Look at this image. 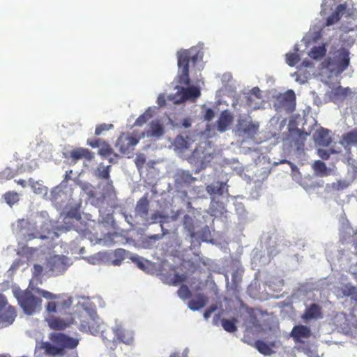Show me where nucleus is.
<instances>
[{"mask_svg": "<svg viewBox=\"0 0 357 357\" xmlns=\"http://www.w3.org/2000/svg\"><path fill=\"white\" fill-rule=\"evenodd\" d=\"M50 340L52 342H42L37 347L50 356H63L66 354L65 349H73L79 344L78 339L60 333H52Z\"/></svg>", "mask_w": 357, "mask_h": 357, "instance_id": "nucleus-1", "label": "nucleus"}, {"mask_svg": "<svg viewBox=\"0 0 357 357\" xmlns=\"http://www.w3.org/2000/svg\"><path fill=\"white\" fill-rule=\"evenodd\" d=\"M89 298L81 303L83 310L76 312L73 317L75 318V324L77 323L76 319L79 321V331L84 333H90L93 335H96L100 331V326L98 323L96 318V306L93 303H89Z\"/></svg>", "mask_w": 357, "mask_h": 357, "instance_id": "nucleus-2", "label": "nucleus"}, {"mask_svg": "<svg viewBox=\"0 0 357 357\" xmlns=\"http://www.w3.org/2000/svg\"><path fill=\"white\" fill-rule=\"evenodd\" d=\"M178 73L177 75L178 83L181 85L188 86L190 84L189 66H193L202 61V54L197 48L181 50L177 52Z\"/></svg>", "mask_w": 357, "mask_h": 357, "instance_id": "nucleus-3", "label": "nucleus"}, {"mask_svg": "<svg viewBox=\"0 0 357 357\" xmlns=\"http://www.w3.org/2000/svg\"><path fill=\"white\" fill-rule=\"evenodd\" d=\"M176 89L178 91L174 95L166 96L165 94H160L158 96V105L160 107L165 106L167 104V101L172 102L174 104H179L188 100H195L201 95L199 89L195 86L185 88L176 86Z\"/></svg>", "mask_w": 357, "mask_h": 357, "instance_id": "nucleus-4", "label": "nucleus"}, {"mask_svg": "<svg viewBox=\"0 0 357 357\" xmlns=\"http://www.w3.org/2000/svg\"><path fill=\"white\" fill-rule=\"evenodd\" d=\"M40 296L33 294V291H13L19 305L23 309L25 314L31 315L41 308V292Z\"/></svg>", "mask_w": 357, "mask_h": 357, "instance_id": "nucleus-5", "label": "nucleus"}, {"mask_svg": "<svg viewBox=\"0 0 357 357\" xmlns=\"http://www.w3.org/2000/svg\"><path fill=\"white\" fill-rule=\"evenodd\" d=\"M41 296L50 299L47 305V310L50 312H62L70 307L73 298L68 294H53L50 291H40Z\"/></svg>", "mask_w": 357, "mask_h": 357, "instance_id": "nucleus-6", "label": "nucleus"}, {"mask_svg": "<svg viewBox=\"0 0 357 357\" xmlns=\"http://www.w3.org/2000/svg\"><path fill=\"white\" fill-rule=\"evenodd\" d=\"M70 266V259L64 255H54L47 262V268L52 275L63 274Z\"/></svg>", "mask_w": 357, "mask_h": 357, "instance_id": "nucleus-7", "label": "nucleus"}, {"mask_svg": "<svg viewBox=\"0 0 357 357\" xmlns=\"http://www.w3.org/2000/svg\"><path fill=\"white\" fill-rule=\"evenodd\" d=\"M139 138L132 136L128 132H123L119 137L115 146L123 155L132 153L135 146L139 142Z\"/></svg>", "mask_w": 357, "mask_h": 357, "instance_id": "nucleus-8", "label": "nucleus"}, {"mask_svg": "<svg viewBox=\"0 0 357 357\" xmlns=\"http://www.w3.org/2000/svg\"><path fill=\"white\" fill-rule=\"evenodd\" d=\"M178 295L183 301L189 300L188 307L192 311H197L205 306L207 302L202 294H192V291H178Z\"/></svg>", "mask_w": 357, "mask_h": 357, "instance_id": "nucleus-9", "label": "nucleus"}, {"mask_svg": "<svg viewBox=\"0 0 357 357\" xmlns=\"http://www.w3.org/2000/svg\"><path fill=\"white\" fill-rule=\"evenodd\" d=\"M259 124L247 119H239L236 124L237 131L248 138H253L258 132Z\"/></svg>", "mask_w": 357, "mask_h": 357, "instance_id": "nucleus-10", "label": "nucleus"}, {"mask_svg": "<svg viewBox=\"0 0 357 357\" xmlns=\"http://www.w3.org/2000/svg\"><path fill=\"white\" fill-rule=\"evenodd\" d=\"M240 317L243 319L246 330H250L251 333L259 330V324L252 309L242 307L240 310Z\"/></svg>", "mask_w": 357, "mask_h": 357, "instance_id": "nucleus-11", "label": "nucleus"}, {"mask_svg": "<svg viewBox=\"0 0 357 357\" xmlns=\"http://www.w3.org/2000/svg\"><path fill=\"white\" fill-rule=\"evenodd\" d=\"M46 321L49 327L54 331H64L75 324V318L73 317V314H70L66 318L50 316Z\"/></svg>", "mask_w": 357, "mask_h": 357, "instance_id": "nucleus-12", "label": "nucleus"}, {"mask_svg": "<svg viewBox=\"0 0 357 357\" xmlns=\"http://www.w3.org/2000/svg\"><path fill=\"white\" fill-rule=\"evenodd\" d=\"M162 280L169 284L180 285L181 287L179 290H189L186 285L183 284L187 280L188 276L185 273H179L175 268H172L167 274L162 276Z\"/></svg>", "mask_w": 357, "mask_h": 357, "instance_id": "nucleus-13", "label": "nucleus"}, {"mask_svg": "<svg viewBox=\"0 0 357 357\" xmlns=\"http://www.w3.org/2000/svg\"><path fill=\"white\" fill-rule=\"evenodd\" d=\"M129 259L135 266L145 273L153 275L156 271V266L155 263L151 262L142 257H140L136 254L130 255Z\"/></svg>", "mask_w": 357, "mask_h": 357, "instance_id": "nucleus-14", "label": "nucleus"}, {"mask_svg": "<svg viewBox=\"0 0 357 357\" xmlns=\"http://www.w3.org/2000/svg\"><path fill=\"white\" fill-rule=\"evenodd\" d=\"M351 13L349 12L347 4L346 3L339 4L335 11L326 18V26H331L337 23L342 16H351Z\"/></svg>", "mask_w": 357, "mask_h": 357, "instance_id": "nucleus-15", "label": "nucleus"}, {"mask_svg": "<svg viewBox=\"0 0 357 357\" xmlns=\"http://www.w3.org/2000/svg\"><path fill=\"white\" fill-rule=\"evenodd\" d=\"M17 316L16 310L14 307L8 305L0 308V324L2 326H8L13 324Z\"/></svg>", "mask_w": 357, "mask_h": 357, "instance_id": "nucleus-16", "label": "nucleus"}, {"mask_svg": "<svg viewBox=\"0 0 357 357\" xmlns=\"http://www.w3.org/2000/svg\"><path fill=\"white\" fill-rule=\"evenodd\" d=\"M233 120L234 116L227 109L222 111L216 122L217 130L221 132H225L232 123Z\"/></svg>", "mask_w": 357, "mask_h": 357, "instance_id": "nucleus-17", "label": "nucleus"}, {"mask_svg": "<svg viewBox=\"0 0 357 357\" xmlns=\"http://www.w3.org/2000/svg\"><path fill=\"white\" fill-rule=\"evenodd\" d=\"M280 103L288 112H292L296 105V95L294 91L289 90L281 97H280Z\"/></svg>", "mask_w": 357, "mask_h": 357, "instance_id": "nucleus-18", "label": "nucleus"}, {"mask_svg": "<svg viewBox=\"0 0 357 357\" xmlns=\"http://www.w3.org/2000/svg\"><path fill=\"white\" fill-rule=\"evenodd\" d=\"M291 335L296 342H303L311 335V331L309 327L303 325L295 326L291 332Z\"/></svg>", "mask_w": 357, "mask_h": 357, "instance_id": "nucleus-19", "label": "nucleus"}, {"mask_svg": "<svg viewBox=\"0 0 357 357\" xmlns=\"http://www.w3.org/2000/svg\"><path fill=\"white\" fill-rule=\"evenodd\" d=\"M115 337L118 340L125 343L126 344H130L133 341V333L132 331H128L120 326H116L113 329Z\"/></svg>", "mask_w": 357, "mask_h": 357, "instance_id": "nucleus-20", "label": "nucleus"}, {"mask_svg": "<svg viewBox=\"0 0 357 357\" xmlns=\"http://www.w3.org/2000/svg\"><path fill=\"white\" fill-rule=\"evenodd\" d=\"M70 157L74 161L77 162L81 159L91 160L93 158V153L87 149L77 148L70 152Z\"/></svg>", "mask_w": 357, "mask_h": 357, "instance_id": "nucleus-21", "label": "nucleus"}, {"mask_svg": "<svg viewBox=\"0 0 357 357\" xmlns=\"http://www.w3.org/2000/svg\"><path fill=\"white\" fill-rule=\"evenodd\" d=\"M315 141L321 146H328L331 142V137L327 129L320 128L317 130L314 135Z\"/></svg>", "mask_w": 357, "mask_h": 357, "instance_id": "nucleus-22", "label": "nucleus"}, {"mask_svg": "<svg viewBox=\"0 0 357 357\" xmlns=\"http://www.w3.org/2000/svg\"><path fill=\"white\" fill-rule=\"evenodd\" d=\"M349 183L345 180H338L332 183L327 184L326 186V190L328 193H335L340 191H343L347 188Z\"/></svg>", "mask_w": 357, "mask_h": 357, "instance_id": "nucleus-23", "label": "nucleus"}, {"mask_svg": "<svg viewBox=\"0 0 357 357\" xmlns=\"http://www.w3.org/2000/svg\"><path fill=\"white\" fill-rule=\"evenodd\" d=\"M130 255L132 254L125 249H116L114 252V259L112 260L111 263L114 266H120L125 259H129Z\"/></svg>", "mask_w": 357, "mask_h": 357, "instance_id": "nucleus-24", "label": "nucleus"}, {"mask_svg": "<svg viewBox=\"0 0 357 357\" xmlns=\"http://www.w3.org/2000/svg\"><path fill=\"white\" fill-rule=\"evenodd\" d=\"M305 319H317L321 318L320 307L316 304H312L307 307L303 315Z\"/></svg>", "mask_w": 357, "mask_h": 357, "instance_id": "nucleus-25", "label": "nucleus"}, {"mask_svg": "<svg viewBox=\"0 0 357 357\" xmlns=\"http://www.w3.org/2000/svg\"><path fill=\"white\" fill-rule=\"evenodd\" d=\"M149 208V202L146 196H144L137 202L135 211L139 215L146 217L148 215Z\"/></svg>", "mask_w": 357, "mask_h": 357, "instance_id": "nucleus-26", "label": "nucleus"}, {"mask_svg": "<svg viewBox=\"0 0 357 357\" xmlns=\"http://www.w3.org/2000/svg\"><path fill=\"white\" fill-rule=\"evenodd\" d=\"M342 144L345 146H357V128L342 135Z\"/></svg>", "mask_w": 357, "mask_h": 357, "instance_id": "nucleus-27", "label": "nucleus"}, {"mask_svg": "<svg viewBox=\"0 0 357 357\" xmlns=\"http://www.w3.org/2000/svg\"><path fill=\"white\" fill-rule=\"evenodd\" d=\"M226 183L218 181L208 185L206 188V192L210 195H218L222 196L224 194Z\"/></svg>", "mask_w": 357, "mask_h": 357, "instance_id": "nucleus-28", "label": "nucleus"}, {"mask_svg": "<svg viewBox=\"0 0 357 357\" xmlns=\"http://www.w3.org/2000/svg\"><path fill=\"white\" fill-rule=\"evenodd\" d=\"M102 197L104 199H109L110 201L116 199V191L112 180L107 181L106 186L104 188Z\"/></svg>", "mask_w": 357, "mask_h": 357, "instance_id": "nucleus-29", "label": "nucleus"}, {"mask_svg": "<svg viewBox=\"0 0 357 357\" xmlns=\"http://www.w3.org/2000/svg\"><path fill=\"white\" fill-rule=\"evenodd\" d=\"M34 268L38 274L35 273V275L33 276L30 280L29 285L26 290H40L39 288L35 287V285H37L38 283H41L39 274L42 272L43 268L40 265H35Z\"/></svg>", "mask_w": 357, "mask_h": 357, "instance_id": "nucleus-30", "label": "nucleus"}, {"mask_svg": "<svg viewBox=\"0 0 357 357\" xmlns=\"http://www.w3.org/2000/svg\"><path fill=\"white\" fill-rule=\"evenodd\" d=\"M110 169H111V166L110 165L104 166L102 164H100L97 167L96 172V176L98 178L105 179V180H107V181H109L110 180L109 179V178H110V175H109Z\"/></svg>", "mask_w": 357, "mask_h": 357, "instance_id": "nucleus-31", "label": "nucleus"}, {"mask_svg": "<svg viewBox=\"0 0 357 357\" xmlns=\"http://www.w3.org/2000/svg\"><path fill=\"white\" fill-rule=\"evenodd\" d=\"M255 346L259 352L264 355L270 356L274 353L273 350L270 347V346L264 341L257 340L255 342Z\"/></svg>", "mask_w": 357, "mask_h": 357, "instance_id": "nucleus-32", "label": "nucleus"}, {"mask_svg": "<svg viewBox=\"0 0 357 357\" xmlns=\"http://www.w3.org/2000/svg\"><path fill=\"white\" fill-rule=\"evenodd\" d=\"M153 117V111L149 108L146 112L140 115L135 121L134 126H142Z\"/></svg>", "mask_w": 357, "mask_h": 357, "instance_id": "nucleus-33", "label": "nucleus"}, {"mask_svg": "<svg viewBox=\"0 0 357 357\" xmlns=\"http://www.w3.org/2000/svg\"><path fill=\"white\" fill-rule=\"evenodd\" d=\"M183 225L185 229L189 232L190 236L193 238L195 236L194 222L192 218L188 214L183 217Z\"/></svg>", "mask_w": 357, "mask_h": 357, "instance_id": "nucleus-34", "label": "nucleus"}, {"mask_svg": "<svg viewBox=\"0 0 357 357\" xmlns=\"http://www.w3.org/2000/svg\"><path fill=\"white\" fill-rule=\"evenodd\" d=\"M3 199L6 204L12 206L20 200L19 194L15 191H8L3 195Z\"/></svg>", "mask_w": 357, "mask_h": 357, "instance_id": "nucleus-35", "label": "nucleus"}, {"mask_svg": "<svg viewBox=\"0 0 357 357\" xmlns=\"http://www.w3.org/2000/svg\"><path fill=\"white\" fill-rule=\"evenodd\" d=\"M349 64V57L348 54H344L337 61V70L338 73H342L345 70Z\"/></svg>", "mask_w": 357, "mask_h": 357, "instance_id": "nucleus-36", "label": "nucleus"}, {"mask_svg": "<svg viewBox=\"0 0 357 357\" xmlns=\"http://www.w3.org/2000/svg\"><path fill=\"white\" fill-rule=\"evenodd\" d=\"M222 326L223 328L229 333H233L236 331V319H222Z\"/></svg>", "mask_w": 357, "mask_h": 357, "instance_id": "nucleus-37", "label": "nucleus"}, {"mask_svg": "<svg viewBox=\"0 0 357 357\" xmlns=\"http://www.w3.org/2000/svg\"><path fill=\"white\" fill-rule=\"evenodd\" d=\"M326 54V49L324 46H315L312 48L309 55L314 59H317L324 56Z\"/></svg>", "mask_w": 357, "mask_h": 357, "instance_id": "nucleus-38", "label": "nucleus"}, {"mask_svg": "<svg viewBox=\"0 0 357 357\" xmlns=\"http://www.w3.org/2000/svg\"><path fill=\"white\" fill-rule=\"evenodd\" d=\"M313 169L315 172L321 176L327 175V167L321 160H316L313 164Z\"/></svg>", "mask_w": 357, "mask_h": 357, "instance_id": "nucleus-39", "label": "nucleus"}, {"mask_svg": "<svg viewBox=\"0 0 357 357\" xmlns=\"http://www.w3.org/2000/svg\"><path fill=\"white\" fill-rule=\"evenodd\" d=\"M176 180L179 183L190 184L195 181V178H194L188 172H182L178 174Z\"/></svg>", "mask_w": 357, "mask_h": 357, "instance_id": "nucleus-40", "label": "nucleus"}, {"mask_svg": "<svg viewBox=\"0 0 357 357\" xmlns=\"http://www.w3.org/2000/svg\"><path fill=\"white\" fill-rule=\"evenodd\" d=\"M300 61V56L297 53H287L286 62L289 66H294Z\"/></svg>", "mask_w": 357, "mask_h": 357, "instance_id": "nucleus-41", "label": "nucleus"}, {"mask_svg": "<svg viewBox=\"0 0 357 357\" xmlns=\"http://www.w3.org/2000/svg\"><path fill=\"white\" fill-rule=\"evenodd\" d=\"M340 151L330 149L329 150L318 149V155L323 160H328L331 154L338 153Z\"/></svg>", "mask_w": 357, "mask_h": 357, "instance_id": "nucleus-42", "label": "nucleus"}, {"mask_svg": "<svg viewBox=\"0 0 357 357\" xmlns=\"http://www.w3.org/2000/svg\"><path fill=\"white\" fill-rule=\"evenodd\" d=\"M349 92V88L344 89L341 86H339L333 91V94L337 98L344 99L347 96Z\"/></svg>", "mask_w": 357, "mask_h": 357, "instance_id": "nucleus-43", "label": "nucleus"}, {"mask_svg": "<svg viewBox=\"0 0 357 357\" xmlns=\"http://www.w3.org/2000/svg\"><path fill=\"white\" fill-rule=\"evenodd\" d=\"M142 136V137H145L146 136L148 137L156 136V121H151L150 130L144 132Z\"/></svg>", "mask_w": 357, "mask_h": 357, "instance_id": "nucleus-44", "label": "nucleus"}, {"mask_svg": "<svg viewBox=\"0 0 357 357\" xmlns=\"http://www.w3.org/2000/svg\"><path fill=\"white\" fill-rule=\"evenodd\" d=\"M232 284L230 290H238L239 284L241 282V278L236 273H234L231 276Z\"/></svg>", "mask_w": 357, "mask_h": 357, "instance_id": "nucleus-45", "label": "nucleus"}, {"mask_svg": "<svg viewBox=\"0 0 357 357\" xmlns=\"http://www.w3.org/2000/svg\"><path fill=\"white\" fill-rule=\"evenodd\" d=\"M99 154L103 156H109L112 155L113 151L111 146L106 143H104L99 149Z\"/></svg>", "mask_w": 357, "mask_h": 357, "instance_id": "nucleus-46", "label": "nucleus"}, {"mask_svg": "<svg viewBox=\"0 0 357 357\" xmlns=\"http://www.w3.org/2000/svg\"><path fill=\"white\" fill-rule=\"evenodd\" d=\"M112 128H113L112 124H106V123L100 124L96 126V130H95V134L96 135H100L104 131L109 130V129H111Z\"/></svg>", "mask_w": 357, "mask_h": 357, "instance_id": "nucleus-47", "label": "nucleus"}, {"mask_svg": "<svg viewBox=\"0 0 357 357\" xmlns=\"http://www.w3.org/2000/svg\"><path fill=\"white\" fill-rule=\"evenodd\" d=\"M83 190L85 191L86 194L88 195L89 199L94 198L96 197V190L94 187H93L90 184H86L83 187Z\"/></svg>", "mask_w": 357, "mask_h": 357, "instance_id": "nucleus-48", "label": "nucleus"}, {"mask_svg": "<svg viewBox=\"0 0 357 357\" xmlns=\"http://www.w3.org/2000/svg\"><path fill=\"white\" fill-rule=\"evenodd\" d=\"M175 144L179 149H188V142L183 137L178 136L175 139Z\"/></svg>", "mask_w": 357, "mask_h": 357, "instance_id": "nucleus-49", "label": "nucleus"}, {"mask_svg": "<svg viewBox=\"0 0 357 357\" xmlns=\"http://www.w3.org/2000/svg\"><path fill=\"white\" fill-rule=\"evenodd\" d=\"M68 216L71 218H74L77 220H79L82 218L81 214L78 209H72L68 213Z\"/></svg>", "mask_w": 357, "mask_h": 357, "instance_id": "nucleus-50", "label": "nucleus"}, {"mask_svg": "<svg viewBox=\"0 0 357 357\" xmlns=\"http://www.w3.org/2000/svg\"><path fill=\"white\" fill-rule=\"evenodd\" d=\"M214 116H215L214 111L211 108L207 109L205 112V114H204L205 120L210 121L213 119Z\"/></svg>", "mask_w": 357, "mask_h": 357, "instance_id": "nucleus-51", "label": "nucleus"}, {"mask_svg": "<svg viewBox=\"0 0 357 357\" xmlns=\"http://www.w3.org/2000/svg\"><path fill=\"white\" fill-rule=\"evenodd\" d=\"M146 162L144 157L138 156L136 160V165L138 168H140Z\"/></svg>", "mask_w": 357, "mask_h": 357, "instance_id": "nucleus-52", "label": "nucleus"}, {"mask_svg": "<svg viewBox=\"0 0 357 357\" xmlns=\"http://www.w3.org/2000/svg\"><path fill=\"white\" fill-rule=\"evenodd\" d=\"M7 304L8 303L6 297L3 294H0V308L1 309L6 307Z\"/></svg>", "mask_w": 357, "mask_h": 357, "instance_id": "nucleus-53", "label": "nucleus"}, {"mask_svg": "<svg viewBox=\"0 0 357 357\" xmlns=\"http://www.w3.org/2000/svg\"><path fill=\"white\" fill-rule=\"evenodd\" d=\"M215 310V308H211V309H208L207 310H206L204 313V317L205 319H208L211 315V313Z\"/></svg>", "mask_w": 357, "mask_h": 357, "instance_id": "nucleus-54", "label": "nucleus"}, {"mask_svg": "<svg viewBox=\"0 0 357 357\" xmlns=\"http://www.w3.org/2000/svg\"><path fill=\"white\" fill-rule=\"evenodd\" d=\"M89 144L93 148L98 147L100 146V140L94 139V140L89 142Z\"/></svg>", "mask_w": 357, "mask_h": 357, "instance_id": "nucleus-55", "label": "nucleus"}, {"mask_svg": "<svg viewBox=\"0 0 357 357\" xmlns=\"http://www.w3.org/2000/svg\"><path fill=\"white\" fill-rule=\"evenodd\" d=\"M268 344L273 349V348H278L279 347V345L280 344V342L279 341L275 340V341L270 342Z\"/></svg>", "mask_w": 357, "mask_h": 357, "instance_id": "nucleus-56", "label": "nucleus"}, {"mask_svg": "<svg viewBox=\"0 0 357 357\" xmlns=\"http://www.w3.org/2000/svg\"><path fill=\"white\" fill-rule=\"evenodd\" d=\"M252 92L257 98H261L260 90L258 87L253 88Z\"/></svg>", "mask_w": 357, "mask_h": 357, "instance_id": "nucleus-57", "label": "nucleus"}, {"mask_svg": "<svg viewBox=\"0 0 357 357\" xmlns=\"http://www.w3.org/2000/svg\"><path fill=\"white\" fill-rule=\"evenodd\" d=\"M18 185H21L22 187L24 188L26 186V182L25 180L23 179H19L15 181Z\"/></svg>", "mask_w": 357, "mask_h": 357, "instance_id": "nucleus-58", "label": "nucleus"}, {"mask_svg": "<svg viewBox=\"0 0 357 357\" xmlns=\"http://www.w3.org/2000/svg\"><path fill=\"white\" fill-rule=\"evenodd\" d=\"M182 125H183L185 128H189V127L191 126V123H190V120H189V119H185L183 121Z\"/></svg>", "mask_w": 357, "mask_h": 357, "instance_id": "nucleus-59", "label": "nucleus"}, {"mask_svg": "<svg viewBox=\"0 0 357 357\" xmlns=\"http://www.w3.org/2000/svg\"><path fill=\"white\" fill-rule=\"evenodd\" d=\"M342 293L346 296H351V298H353L354 296V294L356 293H357V291H342Z\"/></svg>", "mask_w": 357, "mask_h": 357, "instance_id": "nucleus-60", "label": "nucleus"}, {"mask_svg": "<svg viewBox=\"0 0 357 357\" xmlns=\"http://www.w3.org/2000/svg\"><path fill=\"white\" fill-rule=\"evenodd\" d=\"M163 134V128L162 125L158 123V137Z\"/></svg>", "mask_w": 357, "mask_h": 357, "instance_id": "nucleus-61", "label": "nucleus"}, {"mask_svg": "<svg viewBox=\"0 0 357 357\" xmlns=\"http://www.w3.org/2000/svg\"><path fill=\"white\" fill-rule=\"evenodd\" d=\"M14 177V174L11 173V172H8L6 175V178L9 179V178H12Z\"/></svg>", "mask_w": 357, "mask_h": 357, "instance_id": "nucleus-62", "label": "nucleus"}, {"mask_svg": "<svg viewBox=\"0 0 357 357\" xmlns=\"http://www.w3.org/2000/svg\"><path fill=\"white\" fill-rule=\"evenodd\" d=\"M188 354V348H185V349H184V351H183L182 355H183V356H184V357H187Z\"/></svg>", "mask_w": 357, "mask_h": 357, "instance_id": "nucleus-63", "label": "nucleus"}, {"mask_svg": "<svg viewBox=\"0 0 357 357\" xmlns=\"http://www.w3.org/2000/svg\"><path fill=\"white\" fill-rule=\"evenodd\" d=\"M169 357H181L178 353H173Z\"/></svg>", "mask_w": 357, "mask_h": 357, "instance_id": "nucleus-64", "label": "nucleus"}]
</instances>
